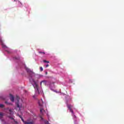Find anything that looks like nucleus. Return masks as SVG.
Returning <instances> with one entry per match:
<instances>
[{
  "instance_id": "nucleus-1",
  "label": "nucleus",
  "mask_w": 124,
  "mask_h": 124,
  "mask_svg": "<svg viewBox=\"0 0 124 124\" xmlns=\"http://www.w3.org/2000/svg\"><path fill=\"white\" fill-rule=\"evenodd\" d=\"M19 117H20L21 121L24 123V124H35V122L34 120H32L31 119H28L27 121H25L24 120V118L19 115Z\"/></svg>"
},
{
  "instance_id": "nucleus-2",
  "label": "nucleus",
  "mask_w": 124,
  "mask_h": 124,
  "mask_svg": "<svg viewBox=\"0 0 124 124\" xmlns=\"http://www.w3.org/2000/svg\"><path fill=\"white\" fill-rule=\"evenodd\" d=\"M39 106L41 107L40 109V112L41 113H43V111H44V109H43V101L42 99L41 100V101H39L38 102Z\"/></svg>"
},
{
  "instance_id": "nucleus-3",
  "label": "nucleus",
  "mask_w": 124,
  "mask_h": 124,
  "mask_svg": "<svg viewBox=\"0 0 124 124\" xmlns=\"http://www.w3.org/2000/svg\"><path fill=\"white\" fill-rule=\"evenodd\" d=\"M19 99H20V98L19 97V96H16V104L17 107L18 108H19V109H20L22 107V104H20V103H19Z\"/></svg>"
},
{
  "instance_id": "nucleus-4",
  "label": "nucleus",
  "mask_w": 124,
  "mask_h": 124,
  "mask_svg": "<svg viewBox=\"0 0 124 124\" xmlns=\"http://www.w3.org/2000/svg\"><path fill=\"white\" fill-rule=\"evenodd\" d=\"M67 106L68 109H69L70 112H71L72 113L74 114V113L73 112V110H72V108H73V106L71 105H67Z\"/></svg>"
},
{
  "instance_id": "nucleus-5",
  "label": "nucleus",
  "mask_w": 124,
  "mask_h": 124,
  "mask_svg": "<svg viewBox=\"0 0 124 124\" xmlns=\"http://www.w3.org/2000/svg\"><path fill=\"white\" fill-rule=\"evenodd\" d=\"M3 48L8 49L7 50H6L7 53H8V54H10L11 53V51H10V49L8 48V47H7L6 46L3 45Z\"/></svg>"
},
{
  "instance_id": "nucleus-6",
  "label": "nucleus",
  "mask_w": 124,
  "mask_h": 124,
  "mask_svg": "<svg viewBox=\"0 0 124 124\" xmlns=\"http://www.w3.org/2000/svg\"><path fill=\"white\" fill-rule=\"evenodd\" d=\"M47 83V81L46 80H42L41 82H40V86L41 87H42V84L43 85L46 86V84Z\"/></svg>"
},
{
  "instance_id": "nucleus-7",
  "label": "nucleus",
  "mask_w": 124,
  "mask_h": 124,
  "mask_svg": "<svg viewBox=\"0 0 124 124\" xmlns=\"http://www.w3.org/2000/svg\"><path fill=\"white\" fill-rule=\"evenodd\" d=\"M9 113L10 114V115L8 116L9 118H10V119H11V120H14V118L11 117V116H12V111H11V109H9Z\"/></svg>"
},
{
  "instance_id": "nucleus-8",
  "label": "nucleus",
  "mask_w": 124,
  "mask_h": 124,
  "mask_svg": "<svg viewBox=\"0 0 124 124\" xmlns=\"http://www.w3.org/2000/svg\"><path fill=\"white\" fill-rule=\"evenodd\" d=\"M10 100L11 101H12V102H14L15 100V98H14V96H13V95L11 94H10Z\"/></svg>"
},
{
  "instance_id": "nucleus-9",
  "label": "nucleus",
  "mask_w": 124,
  "mask_h": 124,
  "mask_svg": "<svg viewBox=\"0 0 124 124\" xmlns=\"http://www.w3.org/2000/svg\"><path fill=\"white\" fill-rule=\"evenodd\" d=\"M3 116H4V114L2 112H0V119H2Z\"/></svg>"
},
{
  "instance_id": "nucleus-10",
  "label": "nucleus",
  "mask_w": 124,
  "mask_h": 124,
  "mask_svg": "<svg viewBox=\"0 0 124 124\" xmlns=\"http://www.w3.org/2000/svg\"><path fill=\"white\" fill-rule=\"evenodd\" d=\"M26 70L27 72H28V73L31 72V69H30L28 68H26Z\"/></svg>"
},
{
  "instance_id": "nucleus-11",
  "label": "nucleus",
  "mask_w": 124,
  "mask_h": 124,
  "mask_svg": "<svg viewBox=\"0 0 124 124\" xmlns=\"http://www.w3.org/2000/svg\"><path fill=\"white\" fill-rule=\"evenodd\" d=\"M35 86L36 88H37V91L38 92V88H37L38 87V85H37V84H36V83H35Z\"/></svg>"
},
{
  "instance_id": "nucleus-12",
  "label": "nucleus",
  "mask_w": 124,
  "mask_h": 124,
  "mask_svg": "<svg viewBox=\"0 0 124 124\" xmlns=\"http://www.w3.org/2000/svg\"><path fill=\"white\" fill-rule=\"evenodd\" d=\"M39 54H43V55H45V52L39 51Z\"/></svg>"
},
{
  "instance_id": "nucleus-13",
  "label": "nucleus",
  "mask_w": 124,
  "mask_h": 124,
  "mask_svg": "<svg viewBox=\"0 0 124 124\" xmlns=\"http://www.w3.org/2000/svg\"><path fill=\"white\" fill-rule=\"evenodd\" d=\"M3 107H4V105L0 104V108H3Z\"/></svg>"
},
{
  "instance_id": "nucleus-14",
  "label": "nucleus",
  "mask_w": 124,
  "mask_h": 124,
  "mask_svg": "<svg viewBox=\"0 0 124 124\" xmlns=\"http://www.w3.org/2000/svg\"><path fill=\"white\" fill-rule=\"evenodd\" d=\"M43 62H45V63H49V61H47L46 60H44Z\"/></svg>"
},
{
  "instance_id": "nucleus-15",
  "label": "nucleus",
  "mask_w": 124,
  "mask_h": 124,
  "mask_svg": "<svg viewBox=\"0 0 124 124\" xmlns=\"http://www.w3.org/2000/svg\"><path fill=\"white\" fill-rule=\"evenodd\" d=\"M40 70L41 72L43 71V68L42 67H40Z\"/></svg>"
},
{
  "instance_id": "nucleus-16",
  "label": "nucleus",
  "mask_w": 124,
  "mask_h": 124,
  "mask_svg": "<svg viewBox=\"0 0 124 124\" xmlns=\"http://www.w3.org/2000/svg\"><path fill=\"white\" fill-rule=\"evenodd\" d=\"M45 124H49V122L46 121L45 122Z\"/></svg>"
},
{
  "instance_id": "nucleus-17",
  "label": "nucleus",
  "mask_w": 124,
  "mask_h": 124,
  "mask_svg": "<svg viewBox=\"0 0 124 124\" xmlns=\"http://www.w3.org/2000/svg\"><path fill=\"white\" fill-rule=\"evenodd\" d=\"M16 1H17L18 3H20V4H22V3L20 2V1L17 0Z\"/></svg>"
},
{
  "instance_id": "nucleus-18",
  "label": "nucleus",
  "mask_w": 124,
  "mask_h": 124,
  "mask_svg": "<svg viewBox=\"0 0 124 124\" xmlns=\"http://www.w3.org/2000/svg\"><path fill=\"white\" fill-rule=\"evenodd\" d=\"M48 66H49V64H47L46 65V67H48Z\"/></svg>"
},
{
  "instance_id": "nucleus-19",
  "label": "nucleus",
  "mask_w": 124,
  "mask_h": 124,
  "mask_svg": "<svg viewBox=\"0 0 124 124\" xmlns=\"http://www.w3.org/2000/svg\"><path fill=\"white\" fill-rule=\"evenodd\" d=\"M16 60H19L20 59V58H16Z\"/></svg>"
},
{
  "instance_id": "nucleus-20",
  "label": "nucleus",
  "mask_w": 124,
  "mask_h": 124,
  "mask_svg": "<svg viewBox=\"0 0 124 124\" xmlns=\"http://www.w3.org/2000/svg\"><path fill=\"white\" fill-rule=\"evenodd\" d=\"M41 119L42 120V121H43V118H42V117H41Z\"/></svg>"
},
{
  "instance_id": "nucleus-21",
  "label": "nucleus",
  "mask_w": 124,
  "mask_h": 124,
  "mask_svg": "<svg viewBox=\"0 0 124 124\" xmlns=\"http://www.w3.org/2000/svg\"><path fill=\"white\" fill-rule=\"evenodd\" d=\"M48 73L47 72H46V74L47 75Z\"/></svg>"
},
{
  "instance_id": "nucleus-22",
  "label": "nucleus",
  "mask_w": 124,
  "mask_h": 124,
  "mask_svg": "<svg viewBox=\"0 0 124 124\" xmlns=\"http://www.w3.org/2000/svg\"><path fill=\"white\" fill-rule=\"evenodd\" d=\"M16 124H17V121H15Z\"/></svg>"
},
{
  "instance_id": "nucleus-23",
  "label": "nucleus",
  "mask_w": 124,
  "mask_h": 124,
  "mask_svg": "<svg viewBox=\"0 0 124 124\" xmlns=\"http://www.w3.org/2000/svg\"><path fill=\"white\" fill-rule=\"evenodd\" d=\"M5 103H7V102H5Z\"/></svg>"
},
{
  "instance_id": "nucleus-24",
  "label": "nucleus",
  "mask_w": 124,
  "mask_h": 124,
  "mask_svg": "<svg viewBox=\"0 0 124 124\" xmlns=\"http://www.w3.org/2000/svg\"><path fill=\"white\" fill-rule=\"evenodd\" d=\"M14 0V1H16V0Z\"/></svg>"
},
{
  "instance_id": "nucleus-25",
  "label": "nucleus",
  "mask_w": 124,
  "mask_h": 124,
  "mask_svg": "<svg viewBox=\"0 0 124 124\" xmlns=\"http://www.w3.org/2000/svg\"><path fill=\"white\" fill-rule=\"evenodd\" d=\"M0 41H1V40H0Z\"/></svg>"
}]
</instances>
